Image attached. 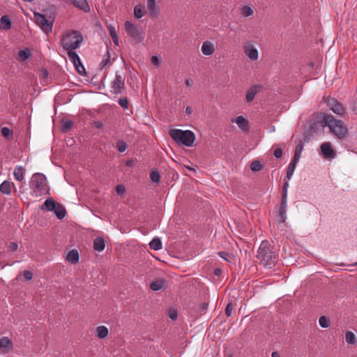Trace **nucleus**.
<instances>
[{"instance_id":"35","label":"nucleus","mask_w":357,"mask_h":357,"mask_svg":"<svg viewBox=\"0 0 357 357\" xmlns=\"http://www.w3.org/2000/svg\"><path fill=\"white\" fill-rule=\"evenodd\" d=\"M289 182L288 181H285L284 183H283V186H282V199H281V202H287V193H288V188H289Z\"/></svg>"},{"instance_id":"27","label":"nucleus","mask_w":357,"mask_h":357,"mask_svg":"<svg viewBox=\"0 0 357 357\" xmlns=\"http://www.w3.org/2000/svg\"><path fill=\"white\" fill-rule=\"evenodd\" d=\"M303 149V144L301 141H299V142L297 144V145L296 146V148H295L294 155L292 159L293 161H295L297 162H299L301 157V153H302Z\"/></svg>"},{"instance_id":"16","label":"nucleus","mask_w":357,"mask_h":357,"mask_svg":"<svg viewBox=\"0 0 357 357\" xmlns=\"http://www.w3.org/2000/svg\"><path fill=\"white\" fill-rule=\"evenodd\" d=\"M201 51L205 56L212 55L215 52L214 44L209 40L204 41L201 47Z\"/></svg>"},{"instance_id":"57","label":"nucleus","mask_w":357,"mask_h":357,"mask_svg":"<svg viewBox=\"0 0 357 357\" xmlns=\"http://www.w3.org/2000/svg\"><path fill=\"white\" fill-rule=\"evenodd\" d=\"M221 272H222V271H221V270H220V268H216V269L215 270V274L216 275H220V274L221 273Z\"/></svg>"},{"instance_id":"4","label":"nucleus","mask_w":357,"mask_h":357,"mask_svg":"<svg viewBox=\"0 0 357 357\" xmlns=\"http://www.w3.org/2000/svg\"><path fill=\"white\" fill-rule=\"evenodd\" d=\"M31 193L35 197L46 195L48 192L47 179L44 174H34L30 181Z\"/></svg>"},{"instance_id":"3","label":"nucleus","mask_w":357,"mask_h":357,"mask_svg":"<svg viewBox=\"0 0 357 357\" xmlns=\"http://www.w3.org/2000/svg\"><path fill=\"white\" fill-rule=\"evenodd\" d=\"M170 137L179 145L192 147L195 141V133L189 130L172 129L169 131Z\"/></svg>"},{"instance_id":"58","label":"nucleus","mask_w":357,"mask_h":357,"mask_svg":"<svg viewBox=\"0 0 357 357\" xmlns=\"http://www.w3.org/2000/svg\"><path fill=\"white\" fill-rule=\"evenodd\" d=\"M130 163H131V162H130V161H128V162H126V165H130Z\"/></svg>"},{"instance_id":"47","label":"nucleus","mask_w":357,"mask_h":357,"mask_svg":"<svg viewBox=\"0 0 357 357\" xmlns=\"http://www.w3.org/2000/svg\"><path fill=\"white\" fill-rule=\"evenodd\" d=\"M282 149L278 148V149H276L274 151V156L276 158H280L282 157Z\"/></svg>"},{"instance_id":"44","label":"nucleus","mask_w":357,"mask_h":357,"mask_svg":"<svg viewBox=\"0 0 357 357\" xmlns=\"http://www.w3.org/2000/svg\"><path fill=\"white\" fill-rule=\"evenodd\" d=\"M232 310V305L231 303H229L225 308V314H227V317H230L231 315Z\"/></svg>"},{"instance_id":"28","label":"nucleus","mask_w":357,"mask_h":357,"mask_svg":"<svg viewBox=\"0 0 357 357\" xmlns=\"http://www.w3.org/2000/svg\"><path fill=\"white\" fill-rule=\"evenodd\" d=\"M105 241L102 238L98 237V238H95L94 242H93V248L95 250H96L98 252H101L105 249Z\"/></svg>"},{"instance_id":"48","label":"nucleus","mask_w":357,"mask_h":357,"mask_svg":"<svg viewBox=\"0 0 357 357\" xmlns=\"http://www.w3.org/2000/svg\"><path fill=\"white\" fill-rule=\"evenodd\" d=\"M151 62L155 66H159L160 64V60L157 56H153L151 57Z\"/></svg>"},{"instance_id":"20","label":"nucleus","mask_w":357,"mask_h":357,"mask_svg":"<svg viewBox=\"0 0 357 357\" xmlns=\"http://www.w3.org/2000/svg\"><path fill=\"white\" fill-rule=\"evenodd\" d=\"M12 28V20L8 15H3L0 18V29L8 31Z\"/></svg>"},{"instance_id":"19","label":"nucleus","mask_w":357,"mask_h":357,"mask_svg":"<svg viewBox=\"0 0 357 357\" xmlns=\"http://www.w3.org/2000/svg\"><path fill=\"white\" fill-rule=\"evenodd\" d=\"M124 86V79L120 75H116L112 88L115 93H121Z\"/></svg>"},{"instance_id":"7","label":"nucleus","mask_w":357,"mask_h":357,"mask_svg":"<svg viewBox=\"0 0 357 357\" xmlns=\"http://www.w3.org/2000/svg\"><path fill=\"white\" fill-rule=\"evenodd\" d=\"M42 209H46L48 211L54 212L58 219L64 218L66 215L65 208L60 204L56 202L52 199H47L41 206Z\"/></svg>"},{"instance_id":"22","label":"nucleus","mask_w":357,"mask_h":357,"mask_svg":"<svg viewBox=\"0 0 357 357\" xmlns=\"http://www.w3.org/2000/svg\"><path fill=\"white\" fill-rule=\"evenodd\" d=\"M13 175L17 181L22 182L24 178V169L22 166L17 165L14 168Z\"/></svg>"},{"instance_id":"24","label":"nucleus","mask_w":357,"mask_h":357,"mask_svg":"<svg viewBox=\"0 0 357 357\" xmlns=\"http://www.w3.org/2000/svg\"><path fill=\"white\" fill-rule=\"evenodd\" d=\"M345 341L348 344H357V334L353 331H347L345 333Z\"/></svg>"},{"instance_id":"9","label":"nucleus","mask_w":357,"mask_h":357,"mask_svg":"<svg viewBox=\"0 0 357 357\" xmlns=\"http://www.w3.org/2000/svg\"><path fill=\"white\" fill-rule=\"evenodd\" d=\"M244 53L251 60L256 61L259 57V52L256 43L253 40H248L244 45Z\"/></svg>"},{"instance_id":"33","label":"nucleus","mask_w":357,"mask_h":357,"mask_svg":"<svg viewBox=\"0 0 357 357\" xmlns=\"http://www.w3.org/2000/svg\"><path fill=\"white\" fill-rule=\"evenodd\" d=\"M254 10L252 6H244L241 8V14L243 17H248L252 15Z\"/></svg>"},{"instance_id":"5","label":"nucleus","mask_w":357,"mask_h":357,"mask_svg":"<svg viewBox=\"0 0 357 357\" xmlns=\"http://www.w3.org/2000/svg\"><path fill=\"white\" fill-rule=\"evenodd\" d=\"M326 126H328L331 132L337 138H344L347 133V128L340 120L335 119L331 115H326L324 119Z\"/></svg>"},{"instance_id":"11","label":"nucleus","mask_w":357,"mask_h":357,"mask_svg":"<svg viewBox=\"0 0 357 357\" xmlns=\"http://www.w3.org/2000/svg\"><path fill=\"white\" fill-rule=\"evenodd\" d=\"M68 58L71 62L73 63L74 66L77 68V71L81 73L82 71L84 70V67L81 63V60L78 54L74 52V50H66Z\"/></svg>"},{"instance_id":"59","label":"nucleus","mask_w":357,"mask_h":357,"mask_svg":"<svg viewBox=\"0 0 357 357\" xmlns=\"http://www.w3.org/2000/svg\"><path fill=\"white\" fill-rule=\"evenodd\" d=\"M44 74L45 76L47 75V72L46 70H45Z\"/></svg>"},{"instance_id":"21","label":"nucleus","mask_w":357,"mask_h":357,"mask_svg":"<svg viewBox=\"0 0 357 357\" xmlns=\"http://www.w3.org/2000/svg\"><path fill=\"white\" fill-rule=\"evenodd\" d=\"M287 202H281V207L278 213V221L285 222L287 220Z\"/></svg>"},{"instance_id":"14","label":"nucleus","mask_w":357,"mask_h":357,"mask_svg":"<svg viewBox=\"0 0 357 357\" xmlns=\"http://www.w3.org/2000/svg\"><path fill=\"white\" fill-rule=\"evenodd\" d=\"M321 151L325 158H332L335 155L330 142L323 143L321 146Z\"/></svg>"},{"instance_id":"25","label":"nucleus","mask_w":357,"mask_h":357,"mask_svg":"<svg viewBox=\"0 0 357 357\" xmlns=\"http://www.w3.org/2000/svg\"><path fill=\"white\" fill-rule=\"evenodd\" d=\"M79 256L78 251L77 250H70L67 256L66 259L70 262L71 264H76L79 261Z\"/></svg>"},{"instance_id":"8","label":"nucleus","mask_w":357,"mask_h":357,"mask_svg":"<svg viewBox=\"0 0 357 357\" xmlns=\"http://www.w3.org/2000/svg\"><path fill=\"white\" fill-rule=\"evenodd\" d=\"M36 24L46 33L52 32L53 27V20L47 18L45 15L35 12L33 13Z\"/></svg>"},{"instance_id":"31","label":"nucleus","mask_w":357,"mask_h":357,"mask_svg":"<svg viewBox=\"0 0 357 357\" xmlns=\"http://www.w3.org/2000/svg\"><path fill=\"white\" fill-rule=\"evenodd\" d=\"M146 13L142 4H137L134 8V15L137 19L142 18Z\"/></svg>"},{"instance_id":"1","label":"nucleus","mask_w":357,"mask_h":357,"mask_svg":"<svg viewBox=\"0 0 357 357\" xmlns=\"http://www.w3.org/2000/svg\"><path fill=\"white\" fill-rule=\"evenodd\" d=\"M257 259L260 263L267 268H271L275 266L276 255L273 251V247L267 241H263L257 251Z\"/></svg>"},{"instance_id":"54","label":"nucleus","mask_w":357,"mask_h":357,"mask_svg":"<svg viewBox=\"0 0 357 357\" xmlns=\"http://www.w3.org/2000/svg\"><path fill=\"white\" fill-rule=\"evenodd\" d=\"M218 255H220V257H221L222 258L226 259L227 261H228V259L225 257V256L227 255V253L225 252H220L218 253Z\"/></svg>"},{"instance_id":"53","label":"nucleus","mask_w":357,"mask_h":357,"mask_svg":"<svg viewBox=\"0 0 357 357\" xmlns=\"http://www.w3.org/2000/svg\"><path fill=\"white\" fill-rule=\"evenodd\" d=\"M185 84L188 86H191L193 84V81L192 79L189 78L185 80Z\"/></svg>"},{"instance_id":"17","label":"nucleus","mask_w":357,"mask_h":357,"mask_svg":"<svg viewBox=\"0 0 357 357\" xmlns=\"http://www.w3.org/2000/svg\"><path fill=\"white\" fill-rule=\"evenodd\" d=\"M262 86L259 84L250 86L246 93V100L251 102L254 100L256 94L259 92Z\"/></svg>"},{"instance_id":"30","label":"nucleus","mask_w":357,"mask_h":357,"mask_svg":"<svg viewBox=\"0 0 357 357\" xmlns=\"http://www.w3.org/2000/svg\"><path fill=\"white\" fill-rule=\"evenodd\" d=\"M149 247L153 250H159L162 248V243L158 237H154L149 243Z\"/></svg>"},{"instance_id":"2","label":"nucleus","mask_w":357,"mask_h":357,"mask_svg":"<svg viewBox=\"0 0 357 357\" xmlns=\"http://www.w3.org/2000/svg\"><path fill=\"white\" fill-rule=\"evenodd\" d=\"M83 37L78 31L68 30L66 31L61 40V45L64 50H75L79 47Z\"/></svg>"},{"instance_id":"38","label":"nucleus","mask_w":357,"mask_h":357,"mask_svg":"<svg viewBox=\"0 0 357 357\" xmlns=\"http://www.w3.org/2000/svg\"><path fill=\"white\" fill-rule=\"evenodd\" d=\"M150 178L153 183H159L160 178L159 172L158 171H152L150 174Z\"/></svg>"},{"instance_id":"15","label":"nucleus","mask_w":357,"mask_h":357,"mask_svg":"<svg viewBox=\"0 0 357 357\" xmlns=\"http://www.w3.org/2000/svg\"><path fill=\"white\" fill-rule=\"evenodd\" d=\"M231 122L236 123L243 132H246L249 129L248 121L243 116H238L236 118L232 119Z\"/></svg>"},{"instance_id":"43","label":"nucleus","mask_w":357,"mask_h":357,"mask_svg":"<svg viewBox=\"0 0 357 357\" xmlns=\"http://www.w3.org/2000/svg\"><path fill=\"white\" fill-rule=\"evenodd\" d=\"M116 191L119 195H123L126 192V188L123 185H118Z\"/></svg>"},{"instance_id":"40","label":"nucleus","mask_w":357,"mask_h":357,"mask_svg":"<svg viewBox=\"0 0 357 357\" xmlns=\"http://www.w3.org/2000/svg\"><path fill=\"white\" fill-rule=\"evenodd\" d=\"M116 146H117L118 151L121 153L124 152L128 148L127 144L124 142H122V141H119L117 143Z\"/></svg>"},{"instance_id":"41","label":"nucleus","mask_w":357,"mask_h":357,"mask_svg":"<svg viewBox=\"0 0 357 357\" xmlns=\"http://www.w3.org/2000/svg\"><path fill=\"white\" fill-rule=\"evenodd\" d=\"M119 104L123 108V109H128V100L126 98H120L119 100Z\"/></svg>"},{"instance_id":"46","label":"nucleus","mask_w":357,"mask_h":357,"mask_svg":"<svg viewBox=\"0 0 357 357\" xmlns=\"http://www.w3.org/2000/svg\"><path fill=\"white\" fill-rule=\"evenodd\" d=\"M73 123L70 121H66L63 125V129L65 130H70L72 128Z\"/></svg>"},{"instance_id":"32","label":"nucleus","mask_w":357,"mask_h":357,"mask_svg":"<svg viewBox=\"0 0 357 357\" xmlns=\"http://www.w3.org/2000/svg\"><path fill=\"white\" fill-rule=\"evenodd\" d=\"M31 56V53L29 50H20L18 52V59L24 61Z\"/></svg>"},{"instance_id":"55","label":"nucleus","mask_w":357,"mask_h":357,"mask_svg":"<svg viewBox=\"0 0 357 357\" xmlns=\"http://www.w3.org/2000/svg\"><path fill=\"white\" fill-rule=\"evenodd\" d=\"M185 112L188 114H191L192 112V109L190 107H187L185 109Z\"/></svg>"},{"instance_id":"10","label":"nucleus","mask_w":357,"mask_h":357,"mask_svg":"<svg viewBox=\"0 0 357 357\" xmlns=\"http://www.w3.org/2000/svg\"><path fill=\"white\" fill-rule=\"evenodd\" d=\"M146 8L151 17L157 18L160 13V9L157 0H146Z\"/></svg>"},{"instance_id":"50","label":"nucleus","mask_w":357,"mask_h":357,"mask_svg":"<svg viewBox=\"0 0 357 357\" xmlns=\"http://www.w3.org/2000/svg\"><path fill=\"white\" fill-rule=\"evenodd\" d=\"M108 63H109V58L103 59L100 63L101 68L106 67L107 66Z\"/></svg>"},{"instance_id":"18","label":"nucleus","mask_w":357,"mask_h":357,"mask_svg":"<svg viewBox=\"0 0 357 357\" xmlns=\"http://www.w3.org/2000/svg\"><path fill=\"white\" fill-rule=\"evenodd\" d=\"M73 4L76 8L84 11L89 12L90 7L86 0H67Z\"/></svg>"},{"instance_id":"26","label":"nucleus","mask_w":357,"mask_h":357,"mask_svg":"<svg viewBox=\"0 0 357 357\" xmlns=\"http://www.w3.org/2000/svg\"><path fill=\"white\" fill-rule=\"evenodd\" d=\"M95 333L98 338L104 339L108 335L109 331L106 326H100L96 328Z\"/></svg>"},{"instance_id":"37","label":"nucleus","mask_w":357,"mask_h":357,"mask_svg":"<svg viewBox=\"0 0 357 357\" xmlns=\"http://www.w3.org/2000/svg\"><path fill=\"white\" fill-rule=\"evenodd\" d=\"M262 167L261 162L258 160H255L250 164V169L253 172H258Z\"/></svg>"},{"instance_id":"49","label":"nucleus","mask_w":357,"mask_h":357,"mask_svg":"<svg viewBox=\"0 0 357 357\" xmlns=\"http://www.w3.org/2000/svg\"><path fill=\"white\" fill-rule=\"evenodd\" d=\"M24 277L25 278L26 280H30L33 278V274L31 271H26L24 272Z\"/></svg>"},{"instance_id":"23","label":"nucleus","mask_w":357,"mask_h":357,"mask_svg":"<svg viewBox=\"0 0 357 357\" xmlns=\"http://www.w3.org/2000/svg\"><path fill=\"white\" fill-rule=\"evenodd\" d=\"M14 186V184L10 182L9 181H4L0 185V192L6 195H11V187Z\"/></svg>"},{"instance_id":"6","label":"nucleus","mask_w":357,"mask_h":357,"mask_svg":"<svg viewBox=\"0 0 357 357\" xmlns=\"http://www.w3.org/2000/svg\"><path fill=\"white\" fill-rule=\"evenodd\" d=\"M124 28L127 35L130 37L135 43L142 42L145 38V32L139 24L130 20L124 23Z\"/></svg>"},{"instance_id":"12","label":"nucleus","mask_w":357,"mask_h":357,"mask_svg":"<svg viewBox=\"0 0 357 357\" xmlns=\"http://www.w3.org/2000/svg\"><path fill=\"white\" fill-rule=\"evenodd\" d=\"M328 107L336 114L342 115L344 113V108L341 103L334 98L328 100Z\"/></svg>"},{"instance_id":"13","label":"nucleus","mask_w":357,"mask_h":357,"mask_svg":"<svg viewBox=\"0 0 357 357\" xmlns=\"http://www.w3.org/2000/svg\"><path fill=\"white\" fill-rule=\"evenodd\" d=\"M13 342L8 337H3L0 339V350L3 354L9 353L13 349Z\"/></svg>"},{"instance_id":"34","label":"nucleus","mask_w":357,"mask_h":357,"mask_svg":"<svg viewBox=\"0 0 357 357\" xmlns=\"http://www.w3.org/2000/svg\"><path fill=\"white\" fill-rule=\"evenodd\" d=\"M165 287V282L163 280H156L151 283L150 288L153 291H158Z\"/></svg>"},{"instance_id":"56","label":"nucleus","mask_w":357,"mask_h":357,"mask_svg":"<svg viewBox=\"0 0 357 357\" xmlns=\"http://www.w3.org/2000/svg\"><path fill=\"white\" fill-rule=\"evenodd\" d=\"M271 356L272 357H280V355L278 352L277 351H273L271 354Z\"/></svg>"},{"instance_id":"45","label":"nucleus","mask_w":357,"mask_h":357,"mask_svg":"<svg viewBox=\"0 0 357 357\" xmlns=\"http://www.w3.org/2000/svg\"><path fill=\"white\" fill-rule=\"evenodd\" d=\"M168 314H169V318L172 320H175L177 318V312L174 310H170L169 311Z\"/></svg>"},{"instance_id":"52","label":"nucleus","mask_w":357,"mask_h":357,"mask_svg":"<svg viewBox=\"0 0 357 357\" xmlns=\"http://www.w3.org/2000/svg\"><path fill=\"white\" fill-rule=\"evenodd\" d=\"M111 38H112V40H113V42H114V45H115L116 46H119V37H118V35H117V36H112V37H111Z\"/></svg>"},{"instance_id":"42","label":"nucleus","mask_w":357,"mask_h":357,"mask_svg":"<svg viewBox=\"0 0 357 357\" xmlns=\"http://www.w3.org/2000/svg\"><path fill=\"white\" fill-rule=\"evenodd\" d=\"M108 29H109V35L111 37L117 36L116 29L114 26H112V24H109L108 26Z\"/></svg>"},{"instance_id":"51","label":"nucleus","mask_w":357,"mask_h":357,"mask_svg":"<svg viewBox=\"0 0 357 357\" xmlns=\"http://www.w3.org/2000/svg\"><path fill=\"white\" fill-rule=\"evenodd\" d=\"M18 245L17 243H12L9 246V250L12 252H15L17 250Z\"/></svg>"},{"instance_id":"39","label":"nucleus","mask_w":357,"mask_h":357,"mask_svg":"<svg viewBox=\"0 0 357 357\" xmlns=\"http://www.w3.org/2000/svg\"><path fill=\"white\" fill-rule=\"evenodd\" d=\"M1 134L3 137L10 138L13 135V131L8 127H3L1 128Z\"/></svg>"},{"instance_id":"36","label":"nucleus","mask_w":357,"mask_h":357,"mask_svg":"<svg viewBox=\"0 0 357 357\" xmlns=\"http://www.w3.org/2000/svg\"><path fill=\"white\" fill-rule=\"evenodd\" d=\"M319 324L321 327L326 328L330 326V319L326 316H321L319 319Z\"/></svg>"},{"instance_id":"29","label":"nucleus","mask_w":357,"mask_h":357,"mask_svg":"<svg viewBox=\"0 0 357 357\" xmlns=\"http://www.w3.org/2000/svg\"><path fill=\"white\" fill-rule=\"evenodd\" d=\"M297 163V162L293 160H291V162L289 163L287 171V178L288 181L291 179L295 172Z\"/></svg>"}]
</instances>
